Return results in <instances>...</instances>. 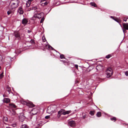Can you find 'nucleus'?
Instances as JSON below:
<instances>
[{"label": "nucleus", "instance_id": "6", "mask_svg": "<svg viewBox=\"0 0 128 128\" xmlns=\"http://www.w3.org/2000/svg\"><path fill=\"white\" fill-rule=\"evenodd\" d=\"M31 112L33 115L37 114L40 112L39 110L37 108H33L31 110Z\"/></svg>", "mask_w": 128, "mask_h": 128}, {"label": "nucleus", "instance_id": "16", "mask_svg": "<svg viewBox=\"0 0 128 128\" xmlns=\"http://www.w3.org/2000/svg\"><path fill=\"white\" fill-rule=\"evenodd\" d=\"M46 46L47 47H48L49 49H51L52 50H54L56 52H57L56 50H55L53 48H52V46H51L50 45H46Z\"/></svg>", "mask_w": 128, "mask_h": 128}, {"label": "nucleus", "instance_id": "8", "mask_svg": "<svg viewBox=\"0 0 128 128\" xmlns=\"http://www.w3.org/2000/svg\"><path fill=\"white\" fill-rule=\"evenodd\" d=\"M49 1L46 0H41L40 1L41 5L43 6L47 5L49 2Z\"/></svg>", "mask_w": 128, "mask_h": 128}, {"label": "nucleus", "instance_id": "27", "mask_svg": "<svg viewBox=\"0 0 128 128\" xmlns=\"http://www.w3.org/2000/svg\"><path fill=\"white\" fill-rule=\"evenodd\" d=\"M110 120H114V122L116 121V118L115 117H113L112 118H110Z\"/></svg>", "mask_w": 128, "mask_h": 128}, {"label": "nucleus", "instance_id": "53", "mask_svg": "<svg viewBox=\"0 0 128 128\" xmlns=\"http://www.w3.org/2000/svg\"><path fill=\"white\" fill-rule=\"evenodd\" d=\"M127 21H128V20H127Z\"/></svg>", "mask_w": 128, "mask_h": 128}, {"label": "nucleus", "instance_id": "34", "mask_svg": "<svg viewBox=\"0 0 128 128\" xmlns=\"http://www.w3.org/2000/svg\"><path fill=\"white\" fill-rule=\"evenodd\" d=\"M11 126H12L13 127H15L16 126V124H11Z\"/></svg>", "mask_w": 128, "mask_h": 128}, {"label": "nucleus", "instance_id": "32", "mask_svg": "<svg viewBox=\"0 0 128 128\" xmlns=\"http://www.w3.org/2000/svg\"><path fill=\"white\" fill-rule=\"evenodd\" d=\"M3 72L2 73L0 74V79H1L4 77V75H3Z\"/></svg>", "mask_w": 128, "mask_h": 128}, {"label": "nucleus", "instance_id": "11", "mask_svg": "<svg viewBox=\"0 0 128 128\" xmlns=\"http://www.w3.org/2000/svg\"><path fill=\"white\" fill-rule=\"evenodd\" d=\"M17 13H19L20 14H23L24 12L22 9V6H20L18 9L17 10Z\"/></svg>", "mask_w": 128, "mask_h": 128}, {"label": "nucleus", "instance_id": "45", "mask_svg": "<svg viewBox=\"0 0 128 128\" xmlns=\"http://www.w3.org/2000/svg\"><path fill=\"white\" fill-rule=\"evenodd\" d=\"M13 7L14 8L13 9H12V10H13V9H14V10H15V8H16V7H15V6H12V7Z\"/></svg>", "mask_w": 128, "mask_h": 128}, {"label": "nucleus", "instance_id": "40", "mask_svg": "<svg viewBox=\"0 0 128 128\" xmlns=\"http://www.w3.org/2000/svg\"><path fill=\"white\" fill-rule=\"evenodd\" d=\"M125 74L126 76H128V71H126L125 72Z\"/></svg>", "mask_w": 128, "mask_h": 128}, {"label": "nucleus", "instance_id": "15", "mask_svg": "<svg viewBox=\"0 0 128 128\" xmlns=\"http://www.w3.org/2000/svg\"><path fill=\"white\" fill-rule=\"evenodd\" d=\"M3 101L4 102L7 103L8 102H10V100L8 98H5L4 99Z\"/></svg>", "mask_w": 128, "mask_h": 128}, {"label": "nucleus", "instance_id": "33", "mask_svg": "<svg viewBox=\"0 0 128 128\" xmlns=\"http://www.w3.org/2000/svg\"><path fill=\"white\" fill-rule=\"evenodd\" d=\"M42 40L43 42H44L46 41V40L44 36H43L42 38Z\"/></svg>", "mask_w": 128, "mask_h": 128}, {"label": "nucleus", "instance_id": "20", "mask_svg": "<svg viewBox=\"0 0 128 128\" xmlns=\"http://www.w3.org/2000/svg\"><path fill=\"white\" fill-rule=\"evenodd\" d=\"M96 116L98 117H100L101 116V113L100 112H98L96 114Z\"/></svg>", "mask_w": 128, "mask_h": 128}, {"label": "nucleus", "instance_id": "2", "mask_svg": "<svg viewBox=\"0 0 128 128\" xmlns=\"http://www.w3.org/2000/svg\"><path fill=\"white\" fill-rule=\"evenodd\" d=\"M72 112V111L71 110H66L64 109H62L58 112V116H59V117L60 116L61 114L64 115L68 114L71 113Z\"/></svg>", "mask_w": 128, "mask_h": 128}, {"label": "nucleus", "instance_id": "41", "mask_svg": "<svg viewBox=\"0 0 128 128\" xmlns=\"http://www.w3.org/2000/svg\"><path fill=\"white\" fill-rule=\"evenodd\" d=\"M30 41L31 43H32L34 44V40L31 39L30 40Z\"/></svg>", "mask_w": 128, "mask_h": 128}, {"label": "nucleus", "instance_id": "12", "mask_svg": "<svg viewBox=\"0 0 128 128\" xmlns=\"http://www.w3.org/2000/svg\"><path fill=\"white\" fill-rule=\"evenodd\" d=\"M110 18H112L114 20L118 23L121 26V25L120 24V22H121V20H120L118 19V18H114V17L112 16H110Z\"/></svg>", "mask_w": 128, "mask_h": 128}, {"label": "nucleus", "instance_id": "39", "mask_svg": "<svg viewBox=\"0 0 128 128\" xmlns=\"http://www.w3.org/2000/svg\"><path fill=\"white\" fill-rule=\"evenodd\" d=\"M11 12L10 10L8 11L7 12V14L8 15H9L10 14H11Z\"/></svg>", "mask_w": 128, "mask_h": 128}, {"label": "nucleus", "instance_id": "4", "mask_svg": "<svg viewBox=\"0 0 128 128\" xmlns=\"http://www.w3.org/2000/svg\"><path fill=\"white\" fill-rule=\"evenodd\" d=\"M44 14L43 12H41L37 13L34 14L33 17V18H40L44 16Z\"/></svg>", "mask_w": 128, "mask_h": 128}, {"label": "nucleus", "instance_id": "35", "mask_svg": "<svg viewBox=\"0 0 128 128\" xmlns=\"http://www.w3.org/2000/svg\"><path fill=\"white\" fill-rule=\"evenodd\" d=\"M50 118V116H47L45 117V118L46 119H48Z\"/></svg>", "mask_w": 128, "mask_h": 128}, {"label": "nucleus", "instance_id": "13", "mask_svg": "<svg viewBox=\"0 0 128 128\" xmlns=\"http://www.w3.org/2000/svg\"><path fill=\"white\" fill-rule=\"evenodd\" d=\"M28 22V21L27 19L24 18L22 20V24L24 25L26 24Z\"/></svg>", "mask_w": 128, "mask_h": 128}, {"label": "nucleus", "instance_id": "21", "mask_svg": "<svg viewBox=\"0 0 128 128\" xmlns=\"http://www.w3.org/2000/svg\"><path fill=\"white\" fill-rule=\"evenodd\" d=\"M90 4L92 6H94V7H97V5L94 2H91L90 3Z\"/></svg>", "mask_w": 128, "mask_h": 128}, {"label": "nucleus", "instance_id": "7", "mask_svg": "<svg viewBox=\"0 0 128 128\" xmlns=\"http://www.w3.org/2000/svg\"><path fill=\"white\" fill-rule=\"evenodd\" d=\"M18 118L20 121L22 122H23L26 118L25 116H24V114L22 113L19 114Z\"/></svg>", "mask_w": 128, "mask_h": 128}, {"label": "nucleus", "instance_id": "52", "mask_svg": "<svg viewBox=\"0 0 128 128\" xmlns=\"http://www.w3.org/2000/svg\"><path fill=\"white\" fill-rule=\"evenodd\" d=\"M49 108V107H48V108Z\"/></svg>", "mask_w": 128, "mask_h": 128}, {"label": "nucleus", "instance_id": "1", "mask_svg": "<svg viewBox=\"0 0 128 128\" xmlns=\"http://www.w3.org/2000/svg\"><path fill=\"white\" fill-rule=\"evenodd\" d=\"M20 102L23 104H26L30 108L34 106V105L31 102L28 100L26 101L24 100H20Z\"/></svg>", "mask_w": 128, "mask_h": 128}, {"label": "nucleus", "instance_id": "51", "mask_svg": "<svg viewBox=\"0 0 128 128\" xmlns=\"http://www.w3.org/2000/svg\"><path fill=\"white\" fill-rule=\"evenodd\" d=\"M18 6H18H17V5H16V7H17V6Z\"/></svg>", "mask_w": 128, "mask_h": 128}, {"label": "nucleus", "instance_id": "38", "mask_svg": "<svg viewBox=\"0 0 128 128\" xmlns=\"http://www.w3.org/2000/svg\"><path fill=\"white\" fill-rule=\"evenodd\" d=\"M128 20V18H124V21L125 22H126Z\"/></svg>", "mask_w": 128, "mask_h": 128}, {"label": "nucleus", "instance_id": "31", "mask_svg": "<svg viewBox=\"0 0 128 128\" xmlns=\"http://www.w3.org/2000/svg\"><path fill=\"white\" fill-rule=\"evenodd\" d=\"M44 16H43V17H42V18L41 20L40 21V23H42L44 21Z\"/></svg>", "mask_w": 128, "mask_h": 128}, {"label": "nucleus", "instance_id": "43", "mask_svg": "<svg viewBox=\"0 0 128 128\" xmlns=\"http://www.w3.org/2000/svg\"><path fill=\"white\" fill-rule=\"evenodd\" d=\"M78 65L77 64H75V67L77 69H78Z\"/></svg>", "mask_w": 128, "mask_h": 128}, {"label": "nucleus", "instance_id": "48", "mask_svg": "<svg viewBox=\"0 0 128 128\" xmlns=\"http://www.w3.org/2000/svg\"><path fill=\"white\" fill-rule=\"evenodd\" d=\"M47 0L48 1H49V2H50V0Z\"/></svg>", "mask_w": 128, "mask_h": 128}, {"label": "nucleus", "instance_id": "29", "mask_svg": "<svg viewBox=\"0 0 128 128\" xmlns=\"http://www.w3.org/2000/svg\"><path fill=\"white\" fill-rule=\"evenodd\" d=\"M112 56L111 54H108L106 56V58L108 59L111 56Z\"/></svg>", "mask_w": 128, "mask_h": 128}, {"label": "nucleus", "instance_id": "17", "mask_svg": "<svg viewBox=\"0 0 128 128\" xmlns=\"http://www.w3.org/2000/svg\"><path fill=\"white\" fill-rule=\"evenodd\" d=\"M34 6H31L27 9L28 11H30L31 10H33Z\"/></svg>", "mask_w": 128, "mask_h": 128}, {"label": "nucleus", "instance_id": "18", "mask_svg": "<svg viewBox=\"0 0 128 128\" xmlns=\"http://www.w3.org/2000/svg\"><path fill=\"white\" fill-rule=\"evenodd\" d=\"M40 122H41V123H39L38 124L39 126H41L43 125L45 123H46V122H43V120H41L40 121Z\"/></svg>", "mask_w": 128, "mask_h": 128}, {"label": "nucleus", "instance_id": "9", "mask_svg": "<svg viewBox=\"0 0 128 128\" xmlns=\"http://www.w3.org/2000/svg\"><path fill=\"white\" fill-rule=\"evenodd\" d=\"M68 124L71 127L74 126L75 125V121L73 120H70L68 122Z\"/></svg>", "mask_w": 128, "mask_h": 128}, {"label": "nucleus", "instance_id": "28", "mask_svg": "<svg viewBox=\"0 0 128 128\" xmlns=\"http://www.w3.org/2000/svg\"><path fill=\"white\" fill-rule=\"evenodd\" d=\"M7 90L8 92H9V94L10 93V92L11 90L10 88L9 87H7Z\"/></svg>", "mask_w": 128, "mask_h": 128}, {"label": "nucleus", "instance_id": "24", "mask_svg": "<svg viewBox=\"0 0 128 128\" xmlns=\"http://www.w3.org/2000/svg\"><path fill=\"white\" fill-rule=\"evenodd\" d=\"M10 106L11 107H13L14 108H15L16 107V106L14 104H9Z\"/></svg>", "mask_w": 128, "mask_h": 128}, {"label": "nucleus", "instance_id": "19", "mask_svg": "<svg viewBox=\"0 0 128 128\" xmlns=\"http://www.w3.org/2000/svg\"><path fill=\"white\" fill-rule=\"evenodd\" d=\"M28 127L26 124H24L21 126L20 128H28Z\"/></svg>", "mask_w": 128, "mask_h": 128}, {"label": "nucleus", "instance_id": "37", "mask_svg": "<svg viewBox=\"0 0 128 128\" xmlns=\"http://www.w3.org/2000/svg\"><path fill=\"white\" fill-rule=\"evenodd\" d=\"M30 3H28V4L27 3H26V6L27 7H29L30 5Z\"/></svg>", "mask_w": 128, "mask_h": 128}, {"label": "nucleus", "instance_id": "22", "mask_svg": "<svg viewBox=\"0 0 128 128\" xmlns=\"http://www.w3.org/2000/svg\"><path fill=\"white\" fill-rule=\"evenodd\" d=\"M60 54V58L61 59H62V58L65 59V58L64 56V54H60V53H59Z\"/></svg>", "mask_w": 128, "mask_h": 128}, {"label": "nucleus", "instance_id": "3", "mask_svg": "<svg viewBox=\"0 0 128 128\" xmlns=\"http://www.w3.org/2000/svg\"><path fill=\"white\" fill-rule=\"evenodd\" d=\"M106 72L107 77L108 78L111 76L112 74V69L110 68H108L106 69Z\"/></svg>", "mask_w": 128, "mask_h": 128}, {"label": "nucleus", "instance_id": "14", "mask_svg": "<svg viewBox=\"0 0 128 128\" xmlns=\"http://www.w3.org/2000/svg\"><path fill=\"white\" fill-rule=\"evenodd\" d=\"M88 114L86 113H82V118L84 119H85L87 117Z\"/></svg>", "mask_w": 128, "mask_h": 128}, {"label": "nucleus", "instance_id": "23", "mask_svg": "<svg viewBox=\"0 0 128 128\" xmlns=\"http://www.w3.org/2000/svg\"><path fill=\"white\" fill-rule=\"evenodd\" d=\"M16 38H18V39H20V35L19 34L18 32H16Z\"/></svg>", "mask_w": 128, "mask_h": 128}, {"label": "nucleus", "instance_id": "36", "mask_svg": "<svg viewBox=\"0 0 128 128\" xmlns=\"http://www.w3.org/2000/svg\"><path fill=\"white\" fill-rule=\"evenodd\" d=\"M15 3H13L11 5V8L12 9H13L14 8L12 7V6H14L15 5Z\"/></svg>", "mask_w": 128, "mask_h": 128}, {"label": "nucleus", "instance_id": "46", "mask_svg": "<svg viewBox=\"0 0 128 128\" xmlns=\"http://www.w3.org/2000/svg\"><path fill=\"white\" fill-rule=\"evenodd\" d=\"M16 2L17 3V4H16L17 5L18 4V3H19V1L18 0H16Z\"/></svg>", "mask_w": 128, "mask_h": 128}, {"label": "nucleus", "instance_id": "25", "mask_svg": "<svg viewBox=\"0 0 128 128\" xmlns=\"http://www.w3.org/2000/svg\"><path fill=\"white\" fill-rule=\"evenodd\" d=\"M2 56H0V64H2Z\"/></svg>", "mask_w": 128, "mask_h": 128}, {"label": "nucleus", "instance_id": "26", "mask_svg": "<svg viewBox=\"0 0 128 128\" xmlns=\"http://www.w3.org/2000/svg\"><path fill=\"white\" fill-rule=\"evenodd\" d=\"M94 111H90V114L92 116H93L94 115Z\"/></svg>", "mask_w": 128, "mask_h": 128}, {"label": "nucleus", "instance_id": "42", "mask_svg": "<svg viewBox=\"0 0 128 128\" xmlns=\"http://www.w3.org/2000/svg\"><path fill=\"white\" fill-rule=\"evenodd\" d=\"M97 66L96 67V68L97 70H98V68H99V66Z\"/></svg>", "mask_w": 128, "mask_h": 128}, {"label": "nucleus", "instance_id": "49", "mask_svg": "<svg viewBox=\"0 0 128 128\" xmlns=\"http://www.w3.org/2000/svg\"><path fill=\"white\" fill-rule=\"evenodd\" d=\"M14 36L16 37V34H15Z\"/></svg>", "mask_w": 128, "mask_h": 128}, {"label": "nucleus", "instance_id": "30", "mask_svg": "<svg viewBox=\"0 0 128 128\" xmlns=\"http://www.w3.org/2000/svg\"><path fill=\"white\" fill-rule=\"evenodd\" d=\"M3 120L5 122H7L8 120V118L6 117H3Z\"/></svg>", "mask_w": 128, "mask_h": 128}, {"label": "nucleus", "instance_id": "10", "mask_svg": "<svg viewBox=\"0 0 128 128\" xmlns=\"http://www.w3.org/2000/svg\"><path fill=\"white\" fill-rule=\"evenodd\" d=\"M123 26L124 29H123V31L124 34L125 31H126V30H128V23H124Z\"/></svg>", "mask_w": 128, "mask_h": 128}, {"label": "nucleus", "instance_id": "5", "mask_svg": "<svg viewBox=\"0 0 128 128\" xmlns=\"http://www.w3.org/2000/svg\"><path fill=\"white\" fill-rule=\"evenodd\" d=\"M33 10L34 14L40 12H41V9L38 6H34Z\"/></svg>", "mask_w": 128, "mask_h": 128}, {"label": "nucleus", "instance_id": "44", "mask_svg": "<svg viewBox=\"0 0 128 128\" xmlns=\"http://www.w3.org/2000/svg\"><path fill=\"white\" fill-rule=\"evenodd\" d=\"M31 30H28V33H31Z\"/></svg>", "mask_w": 128, "mask_h": 128}, {"label": "nucleus", "instance_id": "47", "mask_svg": "<svg viewBox=\"0 0 128 128\" xmlns=\"http://www.w3.org/2000/svg\"><path fill=\"white\" fill-rule=\"evenodd\" d=\"M60 61L61 62H65V61H63V60H60Z\"/></svg>", "mask_w": 128, "mask_h": 128}, {"label": "nucleus", "instance_id": "50", "mask_svg": "<svg viewBox=\"0 0 128 128\" xmlns=\"http://www.w3.org/2000/svg\"><path fill=\"white\" fill-rule=\"evenodd\" d=\"M16 95H18V94L17 93H16Z\"/></svg>", "mask_w": 128, "mask_h": 128}]
</instances>
